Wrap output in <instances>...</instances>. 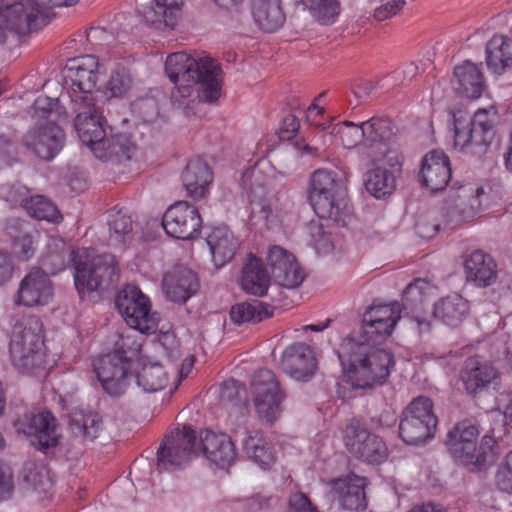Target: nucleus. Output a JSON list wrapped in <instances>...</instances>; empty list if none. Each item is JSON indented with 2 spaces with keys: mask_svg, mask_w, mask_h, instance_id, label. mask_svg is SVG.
Returning <instances> with one entry per match:
<instances>
[{
  "mask_svg": "<svg viewBox=\"0 0 512 512\" xmlns=\"http://www.w3.org/2000/svg\"><path fill=\"white\" fill-rule=\"evenodd\" d=\"M168 373L159 363L145 364L137 372L136 382L146 393H155L168 384Z\"/></svg>",
  "mask_w": 512,
  "mask_h": 512,
  "instance_id": "obj_44",
  "label": "nucleus"
},
{
  "mask_svg": "<svg viewBox=\"0 0 512 512\" xmlns=\"http://www.w3.org/2000/svg\"><path fill=\"white\" fill-rule=\"evenodd\" d=\"M309 201L320 218L332 220L341 226H347L352 221V207L339 172L316 170L310 179Z\"/></svg>",
  "mask_w": 512,
  "mask_h": 512,
  "instance_id": "obj_4",
  "label": "nucleus"
},
{
  "mask_svg": "<svg viewBox=\"0 0 512 512\" xmlns=\"http://www.w3.org/2000/svg\"><path fill=\"white\" fill-rule=\"evenodd\" d=\"M496 484L504 492L512 493V451L506 456L496 474Z\"/></svg>",
  "mask_w": 512,
  "mask_h": 512,
  "instance_id": "obj_57",
  "label": "nucleus"
},
{
  "mask_svg": "<svg viewBox=\"0 0 512 512\" xmlns=\"http://www.w3.org/2000/svg\"><path fill=\"white\" fill-rule=\"evenodd\" d=\"M281 367L287 375L297 381H309L317 368L311 347L305 343H294L283 352Z\"/></svg>",
  "mask_w": 512,
  "mask_h": 512,
  "instance_id": "obj_22",
  "label": "nucleus"
},
{
  "mask_svg": "<svg viewBox=\"0 0 512 512\" xmlns=\"http://www.w3.org/2000/svg\"><path fill=\"white\" fill-rule=\"evenodd\" d=\"M365 133V142L373 144H387L395 136L394 126L388 118L372 117L362 122Z\"/></svg>",
  "mask_w": 512,
  "mask_h": 512,
  "instance_id": "obj_47",
  "label": "nucleus"
},
{
  "mask_svg": "<svg viewBox=\"0 0 512 512\" xmlns=\"http://www.w3.org/2000/svg\"><path fill=\"white\" fill-rule=\"evenodd\" d=\"M199 453L195 431L187 425L166 436L157 451L158 469L171 470L187 464Z\"/></svg>",
  "mask_w": 512,
  "mask_h": 512,
  "instance_id": "obj_12",
  "label": "nucleus"
},
{
  "mask_svg": "<svg viewBox=\"0 0 512 512\" xmlns=\"http://www.w3.org/2000/svg\"><path fill=\"white\" fill-rule=\"evenodd\" d=\"M497 377L498 371L495 367L480 357L466 359L460 371V380L464 389L472 396L485 391Z\"/></svg>",
  "mask_w": 512,
  "mask_h": 512,
  "instance_id": "obj_23",
  "label": "nucleus"
},
{
  "mask_svg": "<svg viewBox=\"0 0 512 512\" xmlns=\"http://www.w3.org/2000/svg\"><path fill=\"white\" fill-rule=\"evenodd\" d=\"M98 59L94 55H84L70 60L65 70V82L71 86V101L94 102L92 93L98 81Z\"/></svg>",
  "mask_w": 512,
  "mask_h": 512,
  "instance_id": "obj_14",
  "label": "nucleus"
},
{
  "mask_svg": "<svg viewBox=\"0 0 512 512\" xmlns=\"http://www.w3.org/2000/svg\"><path fill=\"white\" fill-rule=\"evenodd\" d=\"M52 296L53 287L48 272L34 267L21 280L14 302L17 305L34 307L48 304Z\"/></svg>",
  "mask_w": 512,
  "mask_h": 512,
  "instance_id": "obj_20",
  "label": "nucleus"
},
{
  "mask_svg": "<svg viewBox=\"0 0 512 512\" xmlns=\"http://www.w3.org/2000/svg\"><path fill=\"white\" fill-rule=\"evenodd\" d=\"M464 269L467 281L476 286L487 287L497 279V269L494 259L483 251H473L465 260Z\"/></svg>",
  "mask_w": 512,
  "mask_h": 512,
  "instance_id": "obj_32",
  "label": "nucleus"
},
{
  "mask_svg": "<svg viewBox=\"0 0 512 512\" xmlns=\"http://www.w3.org/2000/svg\"><path fill=\"white\" fill-rule=\"evenodd\" d=\"M249 202L251 213L254 215L259 214L264 220H269L271 217H278L286 206L284 195L259 183L251 184Z\"/></svg>",
  "mask_w": 512,
  "mask_h": 512,
  "instance_id": "obj_29",
  "label": "nucleus"
},
{
  "mask_svg": "<svg viewBox=\"0 0 512 512\" xmlns=\"http://www.w3.org/2000/svg\"><path fill=\"white\" fill-rule=\"evenodd\" d=\"M366 190L375 198L390 195L396 187V179L388 169L377 166L369 170L365 177Z\"/></svg>",
  "mask_w": 512,
  "mask_h": 512,
  "instance_id": "obj_42",
  "label": "nucleus"
},
{
  "mask_svg": "<svg viewBox=\"0 0 512 512\" xmlns=\"http://www.w3.org/2000/svg\"><path fill=\"white\" fill-rule=\"evenodd\" d=\"M165 70L175 85L171 99L181 107L183 100L193 96L197 86H201L204 101L213 103L221 94L222 70L212 58L196 59L185 52L170 54L165 62Z\"/></svg>",
  "mask_w": 512,
  "mask_h": 512,
  "instance_id": "obj_1",
  "label": "nucleus"
},
{
  "mask_svg": "<svg viewBox=\"0 0 512 512\" xmlns=\"http://www.w3.org/2000/svg\"><path fill=\"white\" fill-rule=\"evenodd\" d=\"M135 145L125 134L105 136L97 146H93V154L100 160L122 163L132 157Z\"/></svg>",
  "mask_w": 512,
  "mask_h": 512,
  "instance_id": "obj_36",
  "label": "nucleus"
},
{
  "mask_svg": "<svg viewBox=\"0 0 512 512\" xmlns=\"http://www.w3.org/2000/svg\"><path fill=\"white\" fill-rule=\"evenodd\" d=\"M14 270L15 264L11 254L0 250V287L12 279Z\"/></svg>",
  "mask_w": 512,
  "mask_h": 512,
  "instance_id": "obj_60",
  "label": "nucleus"
},
{
  "mask_svg": "<svg viewBox=\"0 0 512 512\" xmlns=\"http://www.w3.org/2000/svg\"><path fill=\"white\" fill-rule=\"evenodd\" d=\"M486 64L496 74L512 67V41L508 36L496 34L487 42Z\"/></svg>",
  "mask_w": 512,
  "mask_h": 512,
  "instance_id": "obj_39",
  "label": "nucleus"
},
{
  "mask_svg": "<svg viewBox=\"0 0 512 512\" xmlns=\"http://www.w3.org/2000/svg\"><path fill=\"white\" fill-rule=\"evenodd\" d=\"M242 447L247 457L262 469H269L276 461L274 445L260 431H248Z\"/></svg>",
  "mask_w": 512,
  "mask_h": 512,
  "instance_id": "obj_37",
  "label": "nucleus"
},
{
  "mask_svg": "<svg viewBox=\"0 0 512 512\" xmlns=\"http://www.w3.org/2000/svg\"><path fill=\"white\" fill-rule=\"evenodd\" d=\"M109 243L120 246L133 238V223L129 216L118 211L109 218Z\"/></svg>",
  "mask_w": 512,
  "mask_h": 512,
  "instance_id": "obj_48",
  "label": "nucleus"
},
{
  "mask_svg": "<svg viewBox=\"0 0 512 512\" xmlns=\"http://www.w3.org/2000/svg\"><path fill=\"white\" fill-rule=\"evenodd\" d=\"M344 442L353 456L371 464H380L388 456L387 447L382 439L370 433L358 421L353 420L346 426Z\"/></svg>",
  "mask_w": 512,
  "mask_h": 512,
  "instance_id": "obj_15",
  "label": "nucleus"
},
{
  "mask_svg": "<svg viewBox=\"0 0 512 512\" xmlns=\"http://www.w3.org/2000/svg\"><path fill=\"white\" fill-rule=\"evenodd\" d=\"M437 423L433 402L428 397L419 396L402 412L399 436L408 445L423 444L433 438Z\"/></svg>",
  "mask_w": 512,
  "mask_h": 512,
  "instance_id": "obj_9",
  "label": "nucleus"
},
{
  "mask_svg": "<svg viewBox=\"0 0 512 512\" xmlns=\"http://www.w3.org/2000/svg\"><path fill=\"white\" fill-rule=\"evenodd\" d=\"M394 325L392 322H383L375 323V322H364V318L362 319L361 330L359 332L358 337H356V341L370 343L372 345L381 344L388 336L391 335Z\"/></svg>",
  "mask_w": 512,
  "mask_h": 512,
  "instance_id": "obj_51",
  "label": "nucleus"
},
{
  "mask_svg": "<svg viewBox=\"0 0 512 512\" xmlns=\"http://www.w3.org/2000/svg\"><path fill=\"white\" fill-rule=\"evenodd\" d=\"M313 18L322 25L333 24L340 13L339 0H302Z\"/></svg>",
  "mask_w": 512,
  "mask_h": 512,
  "instance_id": "obj_49",
  "label": "nucleus"
},
{
  "mask_svg": "<svg viewBox=\"0 0 512 512\" xmlns=\"http://www.w3.org/2000/svg\"><path fill=\"white\" fill-rule=\"evenodd\" d=\"M242 390L243 387L239 381L235 379L226 380L221 385L220 398L222 401L234 402L239 399Z\"/></svg>",
  "mask_w": 512,
  "mask_h": 512,
  "instance_id": "obj_63",
  "label": "nucleus"
},
{
  "mask_svg": "<svg viewBox=\"0 0 512 512\" xmlns=\"http://www.w3.org/2000/svg\"><path fill=\"white\" fill-rule=\"evenodd\" d=\"M367 479L350 473L332 481V491L343 509L363 511L367 508Z\"/></svg>",
  "mask_w": 512,
  "mask_h": 512,
  "instance_id": "obj_24",
  "label": "nucleus"
},
{
  "mask_svg": "<svg viewBox=\"0 0 512 512\" xmlns=\"http://www.w3.org/2000/svg\"><path fill=\"white\" fill-rule=\"evenodd\" d=\"M29 190L26 186L16 183L3 189L2 195L4 199L10 203L11 207L21 206L24 209L30 200Z\"/></svg>",
  "mask_w": 512,
  "mask_h": 512,
  "instance_id": "obj_55",
  "label": "nucleus"
},
{
  "mask_svg": "<svg viewBox=\"0 0 512 512\" xmlns=\"http://www.w3.org/2000/svg\"><path fill=\"white\" fill-rule=\"evenodd\" d=\"M405 5L404 0H391L374 10V18L377 21H384L396 15Z\"/></svg>",
  "mask_w": 512,
  "mask_h": 512,
  "instance_id": "obj_62",
  "label": "nucleus"
},
{
  "mask_svg": "<svg viewBox=\"0 0 512 512\" xmlns=\"http://www.w3.org/2000/svg\"><path fill=\"white\" fill-rule=\"evenodd\" d=\"M116 308L126 323L141 333H150L157 329L159 318L151 312L149 298L134 285L125 286L117 295Z\"/></svg>",
  "mask_w": 512,
  "mask_h": 512,
  "instance_id": "obj_11",
  "label": "nucleus"
},
{
  "mask_svg": "<svg viewBox=\"0 0 512 512\" xmlns=\"http://www.w3.org/2000/svg\"><path fill=\"white\" fill-rule=\"evenodd\" d=\"M0 17L6 25V28L19 34L25 35L35 29L38 20L43 19L30 0L27 3L15 2L11 5L0 7Z\"/></svg>",
  "mask_w": 512,
  "mask_h": 512,
  "instance_id": "obj_28",
  "label": "nucleus"
},
{
  "mask_svg": "<svg viewBox=\"0 0 512 512\" xmlns=\"http://www.w3.org/2000/svg\"><path fill=\"white\" fill-rule=\"evenodd\" d=\"M133 85V78L130 71L124 66H117L110 75L106 85L107 93L111 97H121L125 95Z\"/></svg>",
  "mask_w": 512,
  "mask_h": 512,
  "instance_id": "obj_53",
  "label": "nucleus"
},
{
  "mask_svg": "<svg viewBox=\"0 0 512 512\" xmlns=\"http://www.w3.org/2000/svg\"><path fill=\"white\" fill-rule=\"evenodd\" d=\"M131 364L117 354H105L94 363V371L103 390L112 397L123 395L129 385Z\"/></svg>",
  "mask_w": 512,
  "mask_h": 512,
  "instance_id": "obj_18",
  "label": "nucleus"
},
{
  "mask_svg": "<svg viewBox=\"0 0 512 512\" xmlns=\"http://www.w3.org/2000/svg\"><path fill=\"white\" fill-rule=\"evenodd\" d=\"M496 116L493 106L478 109L469 118L454 114V146L466 154L484 155L495 135Z\"/></svg>",
  "mask_w": 512,
  "mask_h": 512,
  "instance_id": "obj_8",
  "label": "nucleus"
},
{
  "mask_svg": "<svg viewBox=\"0 0 512 512\" xmlns=\"http://www.w3.org/2000/svg\"><path fill=\"white\" fill-rule=\"evenodd\" d=\"M447 224V215L444 208H431L421 212L415 223L416 233L423 239H431Z\"/></svg>",
  "mask_w": 512,
  "mask_h": 512,
  "instance_id": "obj_46",
  "label": "nucleus"
},
{
  "mask_svg": "<svg viewBox=\"0 0 512 512\" xmlns=\"http://www.w3.org/2000/svg\"><path fill=\"white\" fill-rule=\"evenodd\" d=\"M251 392L259 420L265 425H273L280 417L285 398L275 374L268 369L259 370L253 377Z\"/></svg>",
  "mask_w": 512,
  "mask_h": 512,
  "instance_id": "obj_10",
  "label": "nucleus"
},
{
  "mask_svg": "<svg viewBox=\"0 0 512 512\" xmlns=\"http://www.w3.org/2000/svg\"><path fill=\"white\" fill-rule=\"evenodd\" d=\"M141 346V343L137 341L134 336L120 335L110 354H117L118 358L131 364L140 353Z\"/></svg>",
  "mask_w": 512,
  "mask_h": 512,
  "instance_id": "obj_54",
  "label": "nucleus"
},
{
  "mask_svg": "<svg viewBox=\"0 0 512 512\" xmlns=\"http://www.w3.org/2000/svg\"><path fill=\"white\" fill-rule=\"evenodd\" d=\"M212 261L216 268L230 262L239 248V241L227 226L214 227L206 237Z\"/></svg>",
  "mask_w": 512,
  "mask_h": 512,
  "instance_id": "obj_31",
  "label": "nucleus"
},
{
  "mask_svg": "<svg viewBox=\"0 0 512 512\" xmlns=\"http://www.w3.org/2000/svg\"><path fill=\"white\" fill-rule=\"evenodd\" d=\"M269 283L270 276L262 261L253 255H249L242 268L240 280L242 289L249 294L262 297L266 294Z\"/></svg>",
  "mask_w": 512,
  "mask_h": 512,
  "instance_id": "obj_35",
  "label": "nucleus"
},
{
  "mask_svg": "<svg viewBox=\"0 0 512 512\" xmlns=\"http://www.w3.org/2000/svg\"><path fill=\"white\" fill-rule=\"evenodd\" d=\"M13 248L19 259L24 261L30 259L35 253L32 235L25 233L18 236L14 240Z\"/></svg>",
  "mask_w": 512,
  "mask_h": 512,
  "instance_id": "obj_59",
  "label": "nucleus"
},
{
  "mask_svg": "<svg viewBox=\"0 0 512 512\" xmlns=\"http://www.w3.org/2000/svg\"><path fill=\"white\" fill-rule=\"evenodd\" d=\"M287 512H318L309 497L300 491L291 493L288 498Z\"/></svg>",
  "mask_w": 512,
  "mask_h": 512,
  "instance_id": "obj_58",
  "label": "nucleus"
},
{
  "mask_svg": "<svg viewBox=\"0 0 512 512\" xmlns=\"http://www.w3.org/2000/svg\"><path fill=\"white\" fill-rule=\"evenodd\" d=\"M377 83L371 80H358L352 86V92L358 103L367 101L376 90Z\"/></svg>",
  "mask_w": 512,
  "mask_h": 512,
  "instance_id": "obj_61",
  "label": "nucleus"
},
{
  "mask_svg": "<svg viewBox=\"0 0 512 512\" xmlns=\"http://www.w3.org/2000/svg\"><path fill=\"white\" fill-rule=\"evenodd\" d=\"M478 427L470 421H462L448 432L446 445L455 461L470 469H483L495 458L494 439L484 436L477 446Z\"/></svg>",
  "mask_w": 512,
  "mask_h": 512,
  "instance_id": "obj_6",
  "label": "nucleus"
},
{
  "mask_svg": "<svg viewBox=\"0 0 512 512\" xmlns=\"http://www.w3.org/2000/svg\"><path fill=\"white\" fill-rule=\"evenodd\" d=\"M197 275L184 266H175L163 277V291L167 298L176 303H185L199 289Z\"/></svg>",
  "mask_w": 512,
  "mask_h": 512,
  "instance_id": "obj_25",
  "label": "nucleus"
},
{
  "mask_svg": "<svg viewBox=\"0 0 512 512\" xmlns=\"http://www.w3.org/2000/svg\"><path fill=\"white\" fill-rule=\"evenodd\" d=\"M64 143L65 133L52 119L35 124L22 138L23 146L44 161L53 160Z\"/></svg>",
  "mask_w": 512,
  "mask_h": 512,
  "instance_id": "obj_16",
  "label": "nucleus"
},
{
  "mask_svg": "<svg viewBox=\"0 0 512 512\" xmlns=\"http://www.w3.org/2000/svg\"><path fill=\"white\" fill-rule=\"evenodd\" d=\"M251 10L255 22L265 32L278 30L285 21L281 0H252Z\"/></svg>",
  "mask_w": 512,
  "mask_h": 512,
  "instance_id": "obj_40",
  "label": "nucleus"
},
{
  "mask_svg": "<svg viewBox=\"0 0 512 512\" xmlns=\"http://www.w3.org/2000/svg\"><path fill=\"white\" fill-rule=\"evenodd\" d=\"M13 426L18 434L34 437L33 444L39 449L55 447L59 442L57 420L49 411L25 410Z\"/></svg>",
  "mask_w": 512,
  "mask_h": 512,
  "instance_id": "obj_13",
  "label": "nucleus"
},
{
  "mask_svg": "<svg viewBox=\"0 0 512 512\" xmlns=\"http://www.w3.org/2000/svg\"><path fill=\"white\" fill-rule=\"evenodd\" d=\"M13 474L11 468L0 462V500L5 499L13 490Z\"/></svg>",
  "mask_w": 512,
  "mask_h": 512,
  "instance_id": "obj_64",
  "label": "nucleus"
},
{
  "mask_svg": "<svg viewBox=\"0 0 512 512\" xmlns=\"http://www.w3.org/2000/svg\"><path fill=\"white\" fill-rule=\"evenodd\" d=\"M469 311L468 301L455 293L440 299L434 306L435 317L451 327L458 326Z\"/></svg>",
  "mask_w": 512,
  "mask_h": 512,
  "instance_id": "obj_41",
  "label": "nucleus"
},
{
  "mask_svg": "<svg viewBox=\"0 0 512 512\" xmlns=\"http://www.w3.org/2000/svg\"><path fill=\"white\" fill-rule=\"evenodd\" d=\"M420 176L422 184L432 192L444 189L451 178L448 156L438 150L426 154L422 160Z\"/></svg>",
  "mask_w": 512,
  "mask_h": 512,
  "instance_id": "obj_27",
  "label": "nucleus"
},
{
  "mask_svg": "<svg viewBox=\"0 0 512 512\" xmlns=\"http://www.w3.org/2000/svg\"><path fill=\"white\" fill-rule=\"evenodd\" d=\"M182 181L188 195L199 199L205 196L212 182V172L202 159L194 158L187 163Z\"/></svg>",
  "mask_w": 512,
  "mask_h": 512,
  "instance_id": "obj_34",
  "label": "nucleus"
},
{
  "mask_svg": "<svg viewBox=\"0 0 512 512\" xmlns=\"http://www.w3.org/2000/svg\"><path fill=\"white\" fill-rule=\"evenodd\" d=\"M73 110L76 113L74 127L81 142L93 152V146H97L107 135L103 126V117L94 102H78L74 99Z\"/></svg>",
  "mask_w": 512,
  "mask_h": 512,
  "instance_id": "obj_19",
  "label": "nucleus"
},
{
  "mask_svg": "<svg viewBox=\"0 0 512 512\" xmlns=\"http://www.w3.org/2000/svg\"><path fill=\"white\" fill-rule=\"evenodd\" d=\"M271 276L280 286L292 289L305 279V274L295 256L280 246H273L267 256Z\"/></svg>",
  "mask_w": 512,
  "mask_h": 512,
  "instance_id": "obj_21",
  "label": "nucleus"
},
{
  "mask_svg": "<svg viewBox=\"0 0 512 512\" xmlns=\"http://www.w3.org/2000/svg\"><path fill=\"white\" fill-rule=\"evenodd\" d=\"M453 88L455 92L469 99L479 98L484 89V78L479 67L465 61L454 68Z\"/></svg>",
  "mask_w": 512,
  "mask_h": 512,
  "instance_id": "obj_33",
  "label": "nucleus"
},
{
  "mask_svg": "<svg viewBox=\"0 0 512 512\" xmlns=\"http://www.w3.org/2000/svg\"><path fill=\"white\" fill-rule=\"evenodd\" d=\"M22 489L38 494H48L53 487V480L48 468L42 463L27 460L19 473Z\"/></svg>",
  "mask_w": 512,
  "mask_h": 512,
  "instance_id": "obj_38",
  "label": "nucleus"
},
{
  "mask_svg": "<svg viewBox=\"0 0 512 512\" xmlns=\"http://www.w3.org/2000/svg\"><path fill=\"white\" fill-rule=\"evenodd\" d=\"M102 426V419L96 413L74 414L70 420L72 433L83 441H94L102 430Z\"/></svg>",
  "mask_w": 512,
  "mask_h": 512,
  "instance_id": "obj_45",
  "label": "nucleus"
},
{
  "mask_svg": "<svg viewBox=\"0 0 512 512\" xmlns=\"http://www.w3.org/2000/svg\"><path fill=\"white\" fill-rule=\"evenodd\" d=\"M272 315L270 306L258 301L242 302L232 306L230 318L235 324H243L248 322H260L264 318Z\"/></svg>",
  "mask_w": 512,
  "mask_h": 512,
  "instance_id": "obj_43",
  "label": "nucleus"
},
{
  "mask_svg": "<svg viewBox=\"0 0 512 512\" xmlns=\"http://www.w3.org/2000/svg\"><path fill=\"white\" fill-rule=\"evenodd\" d=\"M25 210L31 217L37 220L59 222L62 219V215L56 205L42 195L30 197Z\"/></svg>",
  "mask_w": 512,
  "mask_h": 512,
  "instance_id": "obj_50",
  "label": "nucleus"
},
{
  "mask_svg": "<svg viewBox=\"0 0 512 512\" xmlns=\"http://www.w3.org/2000/svg\"><path fill=\"white\" fill-rule=\"evenodd\" d=\"M34 116L38 118H50L53 114H60L59 100L41 95L34 101Z\"/></svg>",
  "mask_w": 512,
  "mask_h": 512,
  "instance_id": "obj_56",
  "label": "nucleus"
},
{
  "mask_svg": "<svg viewBox=\"0 0 512 512\" xmlns=\"http://www.w3.org/2000/svg\"><path fill=\"white\" fill-rule=\"evenodd\" d=\"M42 323L36 316L23 317L12 329L9 354L13 366L31 373L44 363Z\"/></svg>",
  "mask_w": 512,
  "mask_h": 512,
  "instance_id": "obj_7",
  "label": "nucleus"
},
{
  "mask_svg": "<svg viewBox=\"0 0 512 512\" xmlns=\"http://www.w3.org/2000/svg\"><path fill=\"white\" fill-rule=\"evenodd\" d=\"M337 355L348 382L359 389L382 385L394 366L392 355L370 343L356 341L348 335L340 344Z\"/></svg>",
  "mask_w": 512,
  "mask_h": 512,
  "instance_id": "obj_3",
  "label": "nucleus"
},
{
  "mask_svg": "<svg viewBox=\"0 0 512 512\" xmlns=\"http://www.w3.org/2000/svg\"><path fill=\"white\" fill-rule=\"evenodd\" d=\"M67 259L73 262L75 287L80 298L85 294L109 288L117 280L115 258L110 254H95L92 249L49 251L42 257V265L56 274L65 268Z\"/></svg>",
  "mask_w": 512,
  "mask_h": 512,
  "instance_id": "obj_2",
  "label": "nucleus"
},
{
  "mask_svg": "<svg viewBox=\"0 0 512 512\" xmlns=\"http://www.w3.org/2000/svg\"><path fill=\"white\" fill-rule=\"evenodd\" d=\"M162 226L172 238L192 240L200 234L202 218L195 206L187 201H178L164 213Z\"/></svg>",
  "mask_w": 512,
  "mask_h": 512,
  "instance_id": "obj_17",
  "label": "nucleus"
},
{
  "mask_svg": "<svg viewBox=\"0 0 512 512\" xmlns=\"http://www.w3.org/2000/svg\"><path fill=\"white\" fill-rule=\"evenodd\" d=\"M330 134L339 137L345 148L355 147L361 139L365 140L363 123L355 124L348 121L338 123L332 127Z\"/></svg>",
  "mask_w": 512,
  "mask_h": 512,
  "instance_id": "obj_52",
  "label": "nucleus"
},
{
  "mask_svg": "<svg viewBox=\"0 0 512 512\" xmlns=\"http://www.w3.org/2000/svg\"><path fill=\"white\" fill-rule=\"evenodd\" d=\"M198 446L199 452L202 451L211 463L220 468L230 467L236 458L234 444L225 433L205 430L200 435Z\"/></svg>",
  "mask_w": 512,
  "mask_h": 512,
  "instance_id": "obj_26",
  "label": "nucleus"
},
{
  "mask_svg": "<svg viewBox=\"0 0 512 512\" xmlns=\"http://www.w3.org/2000/svg\"><path fill=\"white\" fill-rule=\"evenodd\" d=\"M430 290V284L423 279H416L410 283L402 294V303L394 302L371 306L363 314L364 322H392L396 325L403 312L404 317L409 316L417 324L419 332H426L430 329V322L424 315L426 296Z\"/></svg>",
  "mask_w": 512,
  "mask_h": 512,
  "instance_id": "obj_5",
  "label": "nucleus"
},
{
  "mask_svg": "<svg viewBox=\"0 0 512 512\" xmlns=\"http://www.w3.org/2000/svg\"><path fill=\"white\" fill-rule=\"evenodd\" d=\"M183 0H150L140 13L145 22L157 29L173 28L182 13Z\"/></svg>",
  "mask_w": 512,
  "mask_h": 512,
  "instance_id": "obj_30",
  "label": "nucleus"
}]
</instances>
